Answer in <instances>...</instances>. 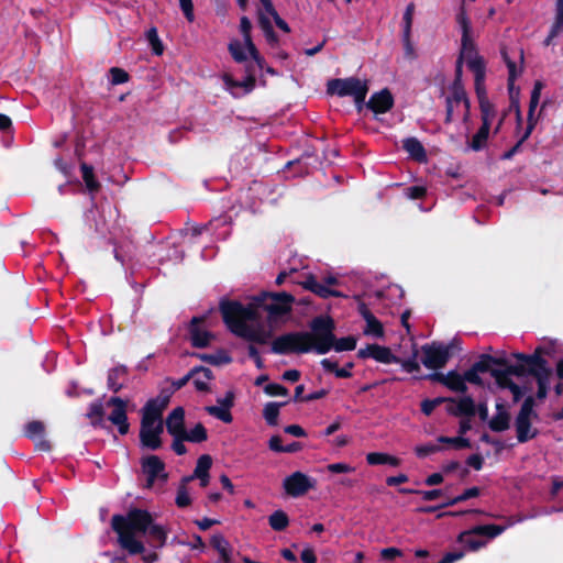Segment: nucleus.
<instances>
[{
	"instance_id": "nucleus-35",
	"label": "nucleus",
	"mask_w": 563,
	"mask_h": 563,
	"mask_svg": "<svg viewBox=\"0 0 563 563\" xmlns=\"http://www.w3.org/2000/svg\"><path fill=\"white\" fill-rule=\"evenodd\" d=\"M181 437L183 439H186V441L199 443L207 440V431L201 423H197L189 431L185 430Z\"/></svg>"
},
{
	"instance_id": "nucleus-39",
	"label": "nucleus",
	"mask_w": 563,
	"mask_h": 563,
	"mask_svg": "<svg viewBox=\"0 0 563 563\" xmlns=\"http://www.w3.org/2000/svg\"><path fill=\"white\" fill-rule=\"evenodd\" d=\"M486 371V366L483 363H476L470 371H467L464 374L465 384L472 383V384H482L483 380L479 376L481 373H484Z\"/></svg>"
},
{
	"instance_id": "nucleus-57",
	"label": "nucleus",
	"mask_w": 563,
	"mask_h": 563,
	"mask_svg": "<svg viewBox=\"0 0 563 563\" xmlns=\"http://www.w3.org/2000/svg\"><path fill=\"white\" fill-rule=\"evenodd\" d=\"M443 401L442 398L433 399V400H423L421 404V410L424 415L429 416L435 409V407Z\"/></svg>"
},
{
	"instance_id": "nucleus-55",
	"label": "nucleus",
	"mask_w": 563,
	"mask_h": 563,
	"mask_svg": "<svg viewBox=\"0 0 563 563\" xmlns=\"http://www.w3.org/2000/svg\"><path fill=\"white\" fill-rule=\"evenodd\" d=\"M186 19L192 22L195 19L192 0H178Z\"/></svg>"
},
{
	"instance_id": "nucleus-56",
	"label": "nucleus",
	"mask_w": 563,
	"mask_h": 563,
	"mask_svg": "<svg viewBox=\"0 0 563 563\" xmlns=\"http://www.w3.org/2000/svg\"><path fill=\"white\" fill-rule=\"evenodd\" d=\"M25 431L29 437L40 435L44 431V426L40 421H32L26 424Z\"/></svg>"
},
{
	"instance_id": "nucleus-3",
	"label": "nucleus",
	"mask_w": 563,
	"mask_h": 563,
	"mask_svg": "<svg viewBox=\"0 0 563 563\" xmlns=\"http://www.w3.org/2000/svg\"><path fill=\"white\" fill-rule=\"evenodd\" d=\"M111 525L118 533L121 548L130 554H141L145 551L143 542L136 537L137 533L147 534L158 547L166 542L165 528L154 523L152 515L143 509H131L125 516L114 515Z\"/></svg>"
},
{
	"instance_id": "nucleus-20",
	"label": "nucleus",
	"mask_w": 563,
	"mask_h": 563,
	"mask_svg": "<svg viewBox=\"0 0 563 563\" xmlns=\"http://www.w3.org/2000/svg\"><path fill=\"white\" fill-rule=\"evenodd\" d=\"M167 431L173 437H181L185 432V410L181 407L175 408L166 419Z\"/></svg>"
},
{
	"instance_id": "nucleus-6",
	"label": "nucleus",
	"mask_w": 563,
	"mask_h": 563,
	"mask_svg": "<svg viewBox=\"0 0 563 563\" xmlns=\"http://www.w3.org/2000/svg\"><path fill=\"white\" fill-rule=\"evenodd\" d=\"M496 386L501 390H508L514 401H518L531 388L526 385L528 377L523 374L522 366H509L506 371H493Z\"/></svg>"
},
{
	"instance_id": "nucleus-28",
	"label": "nucleus",
	"mask_w": 563,
	"mask_h": 563,
	"mask_svg": "<svg viewBox=\"0 0 563 563\" xmlns=\"http://www.w3.org/2000/svg\"><path fill=\"white\" fill-rule=\"evenodd\" d=\"M366 462L369 465L388 464L391 466H398L400 464V460L398 457L380 452L368 453L366 455Z\"/></svg>"
},
{
	"instance_id": "nucleus-27",
	"label": "nucleus",
	"mask_w": 563,
	"mask_h": 563,
	"mask_svg": "<svg viewBox=\"0 0 563 563\" xmlns=\"http://www.w3.org/2000/svg\"><path fill=\"white\" fill-rule=\"evenodd\" d=\"M197 319L195 318L191 323L190 336L191 342L197 347H205L211 340V334L208 331L201 330L196 324Z\"/></svg>"
},
{
	"instance_id": "nucleus-49",
	"label": "nucleus",
	"mask_w": 563,
	"mask_h": 563,
	"mask_svg": "<svg viewBox=\"0 0 563 563\" xmlns=\"http://www.w3.org/2000/svg\"><path fill=\"white\" fill-rule=\"evenodd\" d=\"M441 448L433 443L421 444L415 448V452L419 457H427L433 453L439 452Z\"/></svg>"
},
{
	"instance_id": "nucleus-21",
	"label": "nucleus",
	"mask_w": 563,
	"mask_h": 563,
	"mask_svg": "<svg viewBox=\"0 0 563 563\" xmlns=\"http://www.w3.org/2000/svg\"><path fill=\"white\" fill-rule=\"evenodd\" d=\"M448 411L454 416H474L475 404L471 397L449 399Z\"/></svg>"
},
{
	"instance_id": "nucleus-13",
	"label": "nucleus",
	"mask_w": 563,
	"mask_h": 563,
	"mask_svg": "<svg viewBox=\"0 0 563 563\" xmlns=\"http://www.w3.org/2000/svg\"><path fill=\"white\" fill-rule=\"evenodd\" d=\"M283 486L289 496L299 497L314 487V481L301 472H295L285 477Z\"/></svg>"
},
{
	"instance_id": "nucleus-58",
	"label": "nucleus",
	"mask_w": 563,
	"mask_h": 563,
	"mask_svg": "<svg viewBox=\"0 0 563 563\" xmlns=\"http://www.w3.org/2000/svg\"><path fill=\"white\" fill-rule=\"evenodd\" d=\"M254 86H255V78L253 76L246 77L244 80L240 81L239 89L242 90V92H240V93L245 95V93L251 92L253 90Z\"/></svg>"
},
{
	"instance_id": "nucleus-40",
	"label": "nucleus",
	"mask_w": 563,
	"mask_h": 563,
	"mask_svg": "<svg viewBox=\"0 0 563 563\" xmlns=\"http://www.w3.org/2000/svg\"><path fill=\"white\" fill-rule=\"evenodd\" d=\"M212 544L218 550L221 558L228 562L231 552L229 542L222 536H213Z\"/></svg>"
},
{
	"instance_id": "nucleus-19",
	"label": "nucleus",
	"mask_w": 563,
	"mask_h": 563,
	"mask_svg": "<svg viewBox=\"0 0 563 563\" xmlns=\"http://www.w3.org/2000/svg\"><path fill=\"white\" fill-rule=\"evenodd\" d=\"M394 99L391 93L387 89H383L379 92L374 93L365 107L371 109L375 114L386 113L391 109Z\"/></svg>"
},
{
	"instance_id": "nucleus-9",
	"label": "nucleus",
	"mask_w": 563,
	"mask_h": 563,
	"mask_svg": "<svg viewBox=\"0 0 563 563\" xmlns=\"http://www.w3.org/2000/svg\"><path fill=\"white\" fill-rule=\"evenodd\" d=\"M520 521H522L521 517L518 518L517 520H510L507 526H476L467 531L460 533L459 542L462 543L470 551H477L486 545V541L478 539V536H483L488 539H494L501 534L508 527L512 526L515 522Z\"/></svg>"
},
{
	"instance_id": "nucleus-46",
	"label": "nucleus",
	"mask_w": 563,
	"mask_h": 563,
	"mask_svg": "<svg viewBox=\"0 0 563 563\" xmlns=\"http://www.w3.org/2000/svg\"><path fill=\"white\" fill-rule=\"evenodd\" d=\"M552 26L553 33L563 31V0L555 2V16Z\"/></svg>"
},
{
	"instance_id": "nucleus-61",
	"label": "nucleus",
	"mask_w": 563,
	"mask_h": 563,
	"mask_svg": "<svg viewBox=\"0 0 563 563\" xmlns=\"http://www.w3.org/2000/svg\"><path fill=\"white\" fill-rule=\"evenodd\" d=\"M300 558L303 563H316L317 562L314 551L310 547H307L302 550Z\"/></svg>"
},
{
	"instance_id": "nucleus-30",
	"label": "nucleus",
	"mask_w": 563,
	"mask_h": 563,
	"mask_svg": "<svg viewBox=\"0 0 563 563\" xmlns=\"http://www.w3.org/2000/svg\"><path fill=\"white\" fill-rule=\"evenodd\" d=\"M211 465H212V459L207 454L201 455L197 461L194 474L185 477V483H189L190 481L195 479L196 477L208 475L209 471L211 468Z\"/></svg>"
},
{
	"instance_id": "nucleus-54",
	"label": "nucleus",
	"mask_w": 563,
	"mask_h": 563,
	"mask_svg": "<svg viewBox=\"0 0 563 563\" xmlns=\"http://www.w3.org/2000/svg\"><path fill=\"white\" fill-rule=\"evenodd\" d=\"M202 360L209 362L210 364H214V365L228 364L231 362L230 356H228L224 353L203 355Z\"/></svg>"
},
{
	"instance_id": "nucleus-52",
	"label": "nucleus",
	"mask_w": 563,
	"mask_h": 563,
	"mask_svg": "<svg viewBox=\"0 0 563 563\" xmlns=\"http://www.w3.org/2000/svg\"><path fill=\"white\" fill-rule=\"evenodd\" d=\"M264 391L268 395V396H272V397H275V396H282V397H285L288 395V390L286 387H284L283 385H279V384H275V383H272V384H267L265 387H264Z\"/></svg>"
},
{
	"instance_id": "nucleus-16",
	"label": "nucleus",
	"mask_w": 563,
	"mask_h": 563,
	"mask_svg": "<svg viewBox=\"0 0 563 563\" xmlns=\"http://www.w3.org/2000/svg\"><path fill=\"white\" fill-rule=\"evenodd\" d=\"M229 52L231 53L234 60L238 63L245 62L250 56L261 66L262 58L254 44L253 49H251L249 48L247 42H245L244 40L243 42L233 40L229 44Z\"/></svg>"
},
{
	"instance_id": "nucleus-34",
	"label": "nucleus",
	"mask_w": 563,
	"mask_h": 563,
	"mask_svg": "<svg viewBox=\"0 0 563 563\" xmlns=\"http://www.w3.org/2000/svg\"><path fill=\"white\" fill-rule=\"evenodd\" d=\"M413 14H415V4L413 3H409L406 7V10H405L404 16H402V21H404V26H402L404 42H409V37L411 35V26H412V21H413Z\"/></svg>"
},
{
	"instance_id": "nucleus-29",
	"label": "nucleus",
	"mask_w": 563,
	"mask_h": 563,
	"mask_svg": "<svg viewBox=\"0 0 563 563\" xmlns=\"http://www.w3.org/2000/svg\"><path fill=\"white\" fill-rule=\"evenodd\" d=\"M404 148L408 152V154L419 161L422 162L426 159V152L422 144L415 137H409L404 141Z\"/></svg>"
},
{
	"instance_id": "nucleus-44",
	"label": "nucleus",
	"mask_w": 563,
	"mask_h": 563,
	"mask_svg": "<svg viewBox=\"0 0 563 563\" xmlns=\"http://www.w3.org/2000/svg\"><path fill=\"white\" fill-rule=\"evenodd\" d=\"M539 101L540 100H538V99L530 98L529 111H528V128H527V131H526V133H525V135L522 137V141L526 140L530 135L531 131L534 128L536 120H534L533 114H534V111H536V109H537V107L539 104Z\"/></svg>"
},
{
	"instance_id": "nucleus-31",
	"label": "nucleus",
	"mask_w": 563,
	"mask_h": 563,
	"mask_svg": "<svg viewBox=\"0 0 563 563\" xmlns=\"http://www.w3.org/2000/svg\"><path fill=\"white\" fill-rule=\"evenodd\" d=\"M497 415L490 420L489 426L494 431H504L509 426V416L505 408L497 404Z\"/></svg>"
},
{
	"instance_id": "nucleus-4",
	"label": "nucleus",
	"mask_w": 563,
	"mask_h": 563,
	"mask_svg": "<svg viewBox=\"0 0 563 563\" xmlns=\"http://www.w3.org/2000/svg\"><path fill=\"white\" fill-rule=\"evenodd\" d=\"M310 329V332L279 335L273 341L272 351L276 354L328 353L333 346V321L327 317H318L312 320Z\"/></svg>"
},
{
	"instance_id": "nucleus-18",
	"label": "nucleus",
	"mask_w": 563,
	"mask_h": 563,
	"mask_svg": "<svg viewBox=\"0 0 563 563\" xmlns=\"http://www.w3.org/2000/svg\"><path fill=\"white\" fill-rule=\"evenodd\" d=\"M358 311L365 320L364 334L367 336L380 339L384 336V328L382 322L367 309L364 303H361Z\"/></svg>"
},
{
	"instance_id": "nucleus-51",
	"label": "nucleus",
	"mask_w": 563,
	"mask_h": 563,
	"mask_svg": "<svg viewBox=\"0 0 563 563\" xmlns=\"http://www.w3.org/2000/svg\"><path fill=\"white\" fill-rule=\"evenodd\" d=\"M110 79L113 85H120L128 81L129 75L121 68L112 67L110 69Z\"/></svg>"
},
{
	"instance_id": "nucleus-62",
	"label": "nucleus",
	"mask_w": 563,
	"mask_h": 563,
	"mask_svg": "<svg viewBox=\"0 0 563 563\" xmlns=\"http://www.w3.org/2000/svg\"><path fill=\"white\" fill-rule=\"evenodd\" d=\"M419 494L422 496L423 500L431 501V500H435L439 497H441L442 490L441 489L422 490V492H419Z\"/></svg>"
},
{
	"instance_id": "nucleus-25",
	"label": "nucleus",
	"mask_w": 563,
	"mask_h": 563,
	"mask_svg": "<svg viewBox=\"0 0 563 563\" xmlns=\"http://www.w3.org/2000/svg\"><path fill=\"white\" fill-rule=\"evenodd\" d=\"M190 377L192 379L194 386L199 391L208 390L210 382L213 378L211 371L205 367L192 369L190 372Z\"/></svg>"
},
{
	"instance_id": "nucleus-10",
	"label": "nucleus",
	"mask_w": 563,
	"mask_h": 563,
	"mask_svg": "<svg viewBox=\"0 0 563 563\" xmlns=\"http://www.w3.org/2000/svg\"><path fill=\"white\" fill-rule=\"evenodd\" d=\"M470 102L460 79L454 80L446 97V122H452L456 117L462 115L468 119Z\"/></svg>"
},
{
	"instance_id": "nucleus-11",
	"label": "nucleus",
	"mask_w": 563,
	"mask_h": 563,
	"mask_svg": "<svg viewBox=\"0 0 563 563\" xmlns=\"http://www.w3.org/2000/svg\"><path fill=\"white\" fill-rule=\"evenodd\" d=\"M536 415L532 410V399L529 396L523 402L516 419L517 439L519 442H527L537 435V429L532 427Z\"/></svg>"
},
{
	"instance_id": "nucleus-32",
	"label": "nucleus",
	"mask_w": 563,
	"mask_h": 563,
	"mask_svg": "<svg viewBox=\"0 0 563 563\" xmlns=\"http://www.w3.org/2000/svg\"><path fill=\"white\" fill-rule=\"evenodd\" d=\"M125 373L126 369L123 366L112 368L108 375L109 388L112 389L113 391H118L123 385Z\"/></svg>"
},
{
	"instance_id": "nucleus-14",
	"label": "nucleus",
	"mask_w": 563,
	"mask_h": 563,
	"mask_svg": "<svg viewBox=\"0 0 563 563\" xmlns=\"http://www.w3.org/2000/svg\"><path fill=\"white\" fill-rule=\"evenodd\" d=\"M143 473L147 477V487H153L156 482L164 483L167 478L165 465L156 455H150L142 461Z\"/></svg>"
},
{
	"instance_id": "nucleus-1",
	"label": "nucleus",
	"mask_w": 563,
	"mask_h": 563,
	"mask_svg": "<svg viewBox=\"0 0 563 563\" xmlns=\"http://www.w3.org/2000/svg\"><path fill=\"white\" fill-rule=\"evenodd\" d=\"M294 296L287 292H263L244 306L229 300L220 303L223 320L235 335L264 344L291 312Z\"/></svg>"
},
{
	"instance_id": "nucleus-2",
	"label": "nucleus",
	"mask_w": 563,
	"mask_h": 563,
	"mask_svg": "<svg viewBox=\"0 0 563 563\" xmlns=\"http://www.w3.org/2000/svg\"><path fill=\"white\" fill-rule=\"evenodd\" d=\"M457 24L462 32L461 37V59L474 73L475 87L478 95L479 108L482 114L483 129L497 133L504 122L506 113L498 114L494 106L485 96L483 82L485 77V66L482 57L478 56L475 49V42L473 36V29L471 21L464 10L456 16Z\"/></svg>"
},
{
	"instance_id": "nucleus-38",
	"label": "nucleus",
	"mask_w": 563,
	"mask_h": 563,
	"mask_svg": "<svg viewBox=\"0 0 563 563\" xmlns=\"http://www.w3.org/2000/svg\"><path fill=\"white\" fill-rule=\"evenodd\" d=\"M187 484L188 483H185V478H183L181 484L179 485V487L177 489V496H176L175 503L179 508L187 507L191 504V497H190V493L187 488Z\"/></svg>"
},
{
	"instance_id": "nucleus-12",
	"label": "nucleus",
	"mask_w": 563,
	"mask_h": 563,
	"mask_svg": "<svg viewBox=\"0 0 563 563\" xmlns=\"http://www.w3.org/2000/svg\"><path fill=\"white\" fill-rule=\"evenodd\" d=\"M421 352V362L429 369L441 368L449 360V349L443 344L432 343L430 345H423Z\"/></svg>"
},
{
	"instance_id": "nucleus-33",
	"label": "nucleus",
	"mask_w": 563,
	"mask_h": 563,
	"mask_svg": "<svg viewBox=\"0 0 563 563\" xmlns=\"http://www.w3.org/2000/svg\"><path fill=\"white\" fill-rule=\"evenodd\" d=\"M286 402H267L264 406L263 409V417L266 420V422L271 426H276L280 407L284 406Z\"/></svg>"
},
{
	"instance_id": "nucleus-60",
	"label": "nucleus",
	"mask_w": 563,
	"mask_h": 563,
	"mask_svg": "<svg viewBox=\"0 0 563 563\" xmlns=\"http://www.w3.org/2000/svg\"><path fill=\"white\" fill-rule=\"evenodd\" d=\"M266 13L274 19L276 25L280 30H283L286 33L290 31L288 24L278 15V13H277V11L275 10L274 7H273V11L266 12Z\"/></svg>"
},
{
	"instance_id": "nucleus-17",
	"label": "nucleus",
	"mask_w": 563,
	"mask_h": 563,
	"mask_svg": "<svg viewBox=\"0 0 563 563\" xmlns=\"http://www.w3.org/2000/svg\"><path fill=\"white\" fill-rule=\"evenodd\" d=\"M358 356L363 358H374L384 364H391L397 362V357L386 346L376 344L367 345L358 351Z\"/></svg>"
},
{
	"instance_id": "nucleus-41",
	"label": "nucleus",
	"mask_w": 563,
	"mask_h": 563,
	"mask_svg": "<svg viewBox=\"0 0 563 563\" xmlns=\"http://www.w3.org/2000/svg\"><path fill=\"white\" fill-rule=\"evenodd\" d=\"M146 38L154 52V54L156 55H162L163 54V51H164V46L158 37V33H157V30L155 27H151L147 32H146Z\"/></svg>"
},
{
	"instance_id": "nucleus-8",
	"label": "nucleus",
	"mask_w": 563,
	"mask_h": 563,
	"mask_svg": "<svg viewBox=\"0 0 563 563\" xmlns=\"http://www.w3.org/2000/svg\"><path fill=\"white\" fill-rule=\"evenodd\" d=\"M328 92L339 97H353L357 110L362 111L365 107L368 84L356 77L332 79L328 82Z\"/></svg>"
},
{
	"instance_id": "nucleus-63",
	"label": "nucleus",
	"mask_w": 563,
	"mask_h": 563,
	"mask_svg": "<svg viewBox=\"0 0 563 563\" xmlns=\"http://www.w3.org/2000/svg\"><path fill=\"white\" fill-rule=\"evenodd\" d=\"M401 555V551L397 548H386L380 551V556L385 560H393Z\"/></svg>"
},
{
	"instance_id": "nucleus-36",
	"label": "nucleus",
	"mask_w": 563,
	"mask_h": 563,
	"mask_svg": "<svg viewBox=\"0 0 563 563\" xmlns=\"http://www.w3.org/2000/svg\"><path fill=\"white\" fill-rule=\"evenodd\" d=\"M269 525L276 531H282L288 526V517L282 511L277 510L269 516Z\"/></svg>"
},
{
	"instance_id": "nucleus-5",
	"label": "nucleus",
	"mask_w": 563,
	"mask_h": 563,
	"mask_svg": "<svg viewBox=\"0 0 563 563\" xmlns=\"http://www.w3.org/2000/svg\"><path fill=\"white\" fill-rule=\"evenodd\" d=\"M168 404V397H158L147 401L142 410L140 430L141 444L151 450L162 445L161 435L164 432L162 415Z\"/></svg>"
},
{
	"instance_id": "nucleus-50",
	"label": "nucleus",
	"mask_w": 563,
	"mask_h": 563,
	"mask_svg": "<svg viewBox=\"0 0 563 563\" xmlns=\"http://www.w3.org/2000/svg\"><path fill=\"white\" fill-rule=\"evenodd\" d=\"M327 471L332 474H345V473H353L355 471V467L347 463L339 462V463H331L327 465Z\"/></svg>"
},
{
	"instance_id": "nucleus-43",
	"label": "nucleus",
	"mask_w": 563,
	"mask_h": 563,
	"mask_svg": "<svg viewBox=\"0 0 563 563\" xmlns=\"http://www.w3.org/2000/svg\"><path fill=\"white\" fill-rule=\"evenodd\" d=\"M438 442L451 445L454 449H464L470 446V441L463 437H439Z\"/></svg>"
},
{
	"instance_id": "nucleus-7",
	"label": "nucleus",
	"mask_w": 563,
	"mask_h": 563,
	"mask_svg": "<svg viewBox=\"0 0 563 563\" xmlns=\"http://www.w3.org/2000/svg\"><path fill=\"white\" fill-rule=\"evenodd\" d=\"M545 352L543 347L537 349L534 354L526 355L521 353L514 354V356L525 363L530 371V375L538 385V397L544 398L550 387L551 371L547 366V362L543 360L542 354Z\"/></svg>"
},
{
	"instance_id": "nucleus-37",
	"label": "nucleus",
	"mask_w": 563,
	"mask_h": 563,
	"mask_svg": "<svg viewBox=\"0 0 563 563\" xmlns=\"http://www.w3.org/2000/svg\"><path fill=\"white\" fill-rule=\"evenodd\" d=\"M81 173H82V179L85 181V185L87 189L90 192H96L99 189V184L95 179L93 170L90 166L82 164L81 165Z\"/></svg>"
},
{
	"instance_id": "nucleus-45",
	"label": "nucleus",
	"mask_w": 563,
	"mask_h": 563,
	"mask_svg": "<svg viewBox=\"0 0 563 563\" xmlns=\"http://www.w3.org/2000/svg\"><path fill=\"white\" fill-rule=\"evenodd\" d=\"M356 346V341L354 338L352 336H347V338H342L338 341H335L333 339V346L332 349H334L335 351H352L354 350Z\"/></svg>"
},
{
	"instance_id": "nucleus-15",
	"label": "nucleus",
	"mask_w": 563,
	"mask_h": 563,
	"mask_svg": "<svg viewBox=\"0 0 563 563\" xmlns=\"http://www.w3.org/2000/svg\"><path fill=\"white\" fill-rule=\"evenodd\" d=\"M108 405L113 407L112 412L109 415V420L118 427L121 434L128 433L126 402L121 398L113 397L108 401Z\"/></svg>"
},
{
	"instance_id": "nucleus-24",
	"label": "nucleus",
	"mask_w": 563,
	"mask_h": 563,
	"mask_svg": "<svg viewBox=\"0 0 563 563\" xmlns=\"http://www.w3.org/2000/svg\"><path fill=\"white\" fill-rule=\"evenodd\" d=\"M219 406H209L206 408L209 415L218 418L219 420L230 423L232 421V415L230 408L232 407V397L227 396L223 399L218 400Z\"/></svg>"
},
{
	"instance_id": "nucleus-47",
	"label": "nucleus",
	"mask_w": 563,
	"mask_h": 563,
	"mask_svg": "<svg viewBox=\"0 0 563 563\" xmlns=\"http://www.w3.org/2000/svg\"><path fill=\"white\" fill-rule=\"evenodd\" d=\"M251 29H252V24H251V21L249 20V18L242 16L241 20H240L241 33L243 34V40L245 42H247L249 48L253 49V42H252V37H251Z\"/></svg>"
},
{
	"instance_id": "nucleus-53",
	"label": "nucleus",
	"mask_w": 563,
	"mask_h": 563,
	"mask_svg": "<svg viewBox=\"0 0 563 563\" xmlns=\"http://www.w3.org/2000/svg\"><path fill=\"white\" fill-rule=\"evenodd\" d=\"M478 495H479V489L477 487H472V488L466 489L462 495L451 499L445 505L446 506L455 505V504L464 501L466 499L477 497Z\"/></svg>"
},
{
	"instance_id": "nucleus-22",
	"label": "nucleus",
	"mask_w": 563,
	"mask_h": 563,
	"mask_svg": "<svg viewBox=\"0 0 563 563\" xmlns=\"http://www.w3.org/2000/svg\"><path fill=\"white\" fill-rule=\"evenodd\" d=\"M507 67H508V88L511 96V99L518 96L519 89L515 86L516 79L520 76L522 71V53L518 54L519 63L509 60L506 54H504Z\"/></svg>"
},
{
	"instance_id": "nucleus-23",
	"label": "nucleus",
	"mask_w": 563,
	"mask_h": 563,
	"mask_svg": "<svg viewBox=\"0 0 563 563\" xmlns=\"http://www.w3.org/2000/svg\"><path fill=\"white\" fill-rule=\"evenodd\" d=\"M300 285L305 288V289H308L312 292H314L316 295L322 297V298H328L330 296H333V297H340L341 296V292L334 290V289H331L328 285L325 284H322V283H319L314 276L312 275H309L303 282L300 283Z\"/></svg>"
},
{
	"instance_id": "nucleus-48",
	"label": "nucleus",
	"mask_w": 563,
	"mask_h": 563,
	"mask_svg": "<svg viewBox=\"0 0 563 563\" xmlns=\"http://www.w3.org/2000/svg\"><path fill=\"white\" fill-rule=\"evenodd\" d=\"M224 88L233 96L240 97L241 93L238 91L240 81L235 80L230 74H223L222 76Z\"/></svg>"
},
{
	"instance_id": "nucleus-64",
	"label": "nucleus",
	"mask_w": 563,
	"mask_h": 563,
	"mask_svg": "<svg viewBox=\"0 0 563 563\" xmlns=\"http://www.w3.org/2000/svg\"><path fill=\"white\" fill-rule=\"evenodd\" d=\"M556 375L558 377L562 380V383L558 384L556 387H555V390H556V394L558 395H561L563 394V360H561L559 363H558V366H556Z\"/></svg>"
},
{
	"instance_id": "nucleus-26",
	"label": "nucleus",
	"mask_w": 563,
	"mask_h": 563,
	"mask_svg": "<svg viewBox=\"0 0 563 563\" xmlns=\"http://www.w3.org/2000/svg\"><path fill=\"white\" fill-rule=\"evenodd\" d=\"M435 377L453 391L464 393L466 390L464 375H461L455 372H450L446 375L440 374L437 375Z\"/></svg>"
},
{
	"instance_id": "nucleus-42",
	"label": "nucleus",
	"mask_w": 563,
	"mask_h": 563,
	"mask_svg": "<svg viewBox=\"0 0 563 563\" xmlns=\"http://www.w3.org/2000/svg\"><path fill=\"white\" fill-rule=\"evenodd\" d=\"M489 132L483 128L478 130V132L473 136L472 141L470 142V147L473 151H479L482 150L486 141L488 139Z\"/></svg>"
},
{
	"instance_id": "nucleus-59",
	"label": "nucleus",
	"mask_w": 563,
	"mask_h": 563,
	"mask_svg": "<svg viewBox=\"0 0 563 563\" xmlns=\"http://www.w3.org/2000/svg\"><path fill=\"white\" fill-rule=\"evenodd\" d=\"M426 194V188L422 186H412L406 189V196L410 199H418Z\"/></svg>"
}]
</instances>
